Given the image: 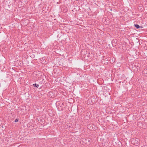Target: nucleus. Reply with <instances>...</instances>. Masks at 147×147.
I'll list each match as a JSON object with an SVG mask.
<instances>
[{
	"label": "nucleus",
	"instance_id": "3",
	"mask_svg": "<svg viewBox=\"0 0 147 147\" xmlns=\"http://www.w3.org/2000/svg\"><path fill=\"white\" fill-rule=\"evenodd\" d=\"M135 141L136 142V144H139L140 142V140L138 139L137 138H136L135 139Z\"/></svg>",
	"mask_w": 147,
	"mask_h": 147
},
{
	"label": "nucleus",
	"instance_id": "2",
	"mask_svg": "<svg viewBox=\"0 0 147 147\" xmlns=\"http://www.w3.org/2000/svg\"><path fill=\"white\" fill-rule=\"evenodd\" d=\"M94 126H95L94 124H91L88 126V128L90 129L94 130L96 129L94 127Z\"/></svg>",
	"mask_w": 147,
	"mask_h": 147
},
{
	"label": "nucleus",
	"instance_id": "6",
	"mask_svg": "<svg viewBox=\"0 0 147 147\" xmlns=\"http://www.w3.org/2000/svg\"><path fill=\"white\" fill-rule=\"evenodd\" d=\"M18 119H16L15 120V122H18Z\"/></svg>",
	"mask_w": 147,
	"mask_h": 147
},
{
	"label": "nucleus",
	"instance_id": "5",
	"mask_svg": "<svg viewBox=\"0 0 147 147\" xmlns=\"http://www.w3.org/2000/svg\"><path fill=\"white\" fill-rule=\"evenodd\" d=\"M134 26L137 29H138L140 27V26L138 24H135Z\"/></svg>",
	"mask_w": 147,
	"mask_h": 147
},
{
	"label": "nucleus",
	"instance_id": "4",
	"mask_svg": "<svg viewBox=\"0 0 147 147\" xmlns=\"http://www.w3.org/2000/svg\"><path fill=\"white\" fill-rule=\"evenodd\" d=\"M33 86L34 87H36V88H38L39 86V85L38 84H36V83L33 84Z\"/></svg>",
	"mask_w": 147,
	"mask_h": 147
},
{
	"label": "nucleus",
	"instance_id": "1",
	"mask_svg": "<svg viewBox=\"0 0 147 147\" xmlns=\"http://www.w3.org/2000/svg\"><path fill=\"white\" fill-rule=\"evenodd\" d=\"M91 139L90 138H85L83 139L82 141L86 144H89L90 143Z\"/></svg>",
	"mask_w": 147,
	"mask_h": 147
}]
</instances>
